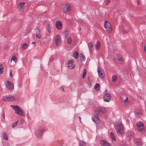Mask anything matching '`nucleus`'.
Returning a JSON list of instances; mask_svg holds the SVG:
<instances>
[{
  "mask_svg": "<svg viewBox=\"0 0 146 146\" xmlns=\"http://www.w3.org/2000/svg\"><path fill=\"white\" fill-rule=\"evenodd\" d=\"M11 107L13 109L15 113L21 116L25 115V112L23 110L17 106L11 105Z\"/></svg>",
  "mask_w": 146,
  "mask_h": 146,
  "instance_id": "nucleus-2",
  "label": "nucleus"
},
{
  "mask_svg": "<svg viewBox=\"0 0 146 146\" xmlns=\"http://www.w3.org/2000/svg\"><path fill=\"white\" fill-rule=\"evenodd\" d=\"M9 76L10 77H12L13 76V75L12 73L11 70V71L9 73Z\"/></svg>",
  "mask_w": 146,
  "mask_h": 146,
  "instance_id": "nucleus-40",
  "label": "nucleus"
},
{
  "mask_svg": "<svg viewBox=\"0 0 146 146\" xmlns=\"http://www.w3.org/2000/svg\"><path fill=\"white\" fill-rule=\"evenodd\" d=\"M140 114H141V113H140Z\"/></svg>",
  "mask_w": 146,
  "mask_h": 146,
  "instance_id": "nucleus-49",
  "label": "nucleus"
},
{
  "mask_svg": "<svg viewBox=\"0 0 146 146\" xmlns=\"http://www.w3.org/2000/svg\"><path fill=\"white\" fill-rule=\"evenodd\" d=\"M36 36L38 39H40L41 38L40 30L38 28L36 29Z\"/></svg>",
  "mask_w": 146,
  "mask_h": 146,
  "instance_id": "nucleus-20",
  "label": "nucleus"
},
{
  "mask_svg": "<svg viewBox=\"0 0 146 146\" xmlns=\"http://www.w3.org/2000/svg\"><path fill=\"white\" fill-rule=\"evenodd\" d=\"M86 69L84 68L83 70V73L82 75V78L84 79L86 76Z\"/></svg>",
  "mask_w": 146,
  "mask_h": 146,
  "instance_id": "nucleus-36",
  "label": "nucleus"
},
{
  "mask_svg": "<svg viewBox=\"0 0 146 146\" xmlns=\"http://www.w3.org/2000/svg\"><path fill=\"white\" fill-rule=\"evenodd\" d=\"M25 3L23 2L20 3L18 5L17 7L18 10L21 12H23L25 7Z\"/></svg>",
  "mask_w": 146,
  "mask_h": 146,
  "instance_id": "nucleus-13",
  "label": "nucleus"
},
{
  "mask_svg": "<svg viewBox=\"0 0 146 146\" xmlns=\"http://www.w3.org/2000/svg\"><path fill=\"white\" fill-rule=\"evenodd\" d=\"M111 97V95L109 94H106L104 96V100L106 102H109L110 100Z\"/></svg>",
  "mask_w": 146,
  "mask_h": 146,
  "instance_id": "nucleus-17",
  "label": "nucleus"
},
{
  "mask_svg": "<svg viewBox=\"0 0 146 146\" xmlns=\"http://www.w3.org/2000/svg\"><path fill=\"white\" fill-rule=\"evenodd\" d=\"M145 22L144 21H142V22H141V23L142 24H143L145 23Z\"/></svg>",
  "mask_w": 146,
  "mask_h": 146,
  "instance_id": "nucleus-45",
  "label": "nucleus"
},
{
  "mask_svg": "<svg viewBox=\"0 0 146 146\" xmlns=\"http://www.w3.org/2000/svg\"><path fill=\"white\" fill-rule=\"evenodd\" d=\"M61 88L62 89V90L63 91H64V88L63 87H62Z\"/></svg>",
  "mask_w": 146,
  "mask_h": 146,
  "instance_id": "nucleus-46",
  "label": "nucleus"
},
{
  "mask_svg": "<svg viewBox=\"0 0 146 146\" xmlns=\"http://www.w3.org/2000/svg\"><path fill=\"white\" fill-rule=\"evenodd\" d=\"M79 54L78 52L77 51H75L73 54V56L74 58L76 59H77L78 57Z\"/></svg>",
  "mask_w": 146,
  "mask_h": 146,
  "instance_id": "nucleus-27",
  "label": "nucleus"
},
{
  "mask_svg": "<svg viewBox=\"0 0 146 146\" xmlns=\"http://www.w3.org/2000/svg\"><path fill=\"white\" fill-rule=\"evenodd\" d=\"M55 25L58 30H61L63 28V23L60 21H57L56 22Z\"/></svg>",
  "mask_w": 146,
  "mask_h": 146,
  "instance_id": "nucleus-12",
  "label": "nucleus"
},
{
  "mask_svg": "<svg viewBox=\"0 0 146 146\" xmlns=\"http://www.w3.org/2000/svg\"><path fill=\"white\" fill-rule=\"evenodd\" d=\"M78 22L80 23H82L83 22V21L81 19H79L78 21Z\"/></svg>",
  "mask_w": 146,
  "mask_h": 146,
  "instance_id": "nucleus-42",
  "label": "nucleus"
},
{
  "mask_svg": "<svg viewBox=\"0 0 146 146\" xmlns=\"http://www.w3.org/2000/svg\"><path fill=\"white\" fill-rule=\"evenodd\" d=\"M124 98H120V100L123 102L125 105H127L128 103V97H127L124 99Z\"/></svg>",
  "mask_w": 146,
  "mask_h": 146,
  "instance_id": "nucleus-19",
  "label": "nucleus"
},
{
  "mask_svg": "<svg viewBox=\"0 0 146 146\" xmlns=\"http://www.w3.org/2000/svg\"><path fill=\"white\" fill-rule=\"evenodd\" d=\"M110 136L112 141H115L116 140V138L113 133L112 132L110 133Z\"/></svg>",
  "mask_w": 146,
  "mask_h": 146,
  "instance_id": "nucleus-21",
  "label": "nucleus"
},
{
  "mask_svg": "<svg viewBox=\"0 0 146 146\" xmlns=\"http://www.w3.org/2000/svg\"><path fill=\"white\" fill-rule=\"evenodd\" d=\"M137 127L138 130L139 132H143L144 130L143 123L139 121L137 123Z\"/></svg>",
  "mask_w": 146,
  "mask_h": 146,
  "instance_id": "nucleus-6",
  "label": "nucleus"
},
{
  "mask_svg": "<svg viewBox=\"0 0 146 146\" xmlns=\"http://www.w3.org/2000/svg\"><path fill=\"white\" fill-rule=\"evenodd\" d=\"M28 47V45L27 44L25 43L23 44L21 46V48L23 50H25L27 49Z\"/></svg>",
  "mask_w": 146,
  "mask_h": 146,
  "instance_id": "nucleus-25",
  "label": "nucleus"
},
{
  "mask_svg": "<svg viewBox=\"0 0 146 146\" xmlns=\"http://www.w3.org/2000/svg\"><path fill=\"white\" fill-rule=\"evenodd\" d=\"M114 60L116 63L119 64H122L123 61L121 56L119 54L115 55Z\"/></svg>",
  "mask_w": 146,
  "mask_h": 146,
  "instance_id": "nucleus-5",
  "label": "nucleus"
},
{
  "mask_svg": "<svg viewBox=\"0 0 146 146\" xmlns=\"http://www.w3.org/2000/svg\"><path fill=\"white\" fill-rule=\"evenodd\" d=\"M88 46L90 51L91 52L92 51L93 49V45L92 43L91 42H90L88 44Z\"/></svg>",
  "mask_w": 146,
  "mask_h": 146,
  "instance_id": "nucleus-23",
  "label": "nucleus"
},
{
  "mask_svg": "<svg viewBox=\"0 0 146 146\" xmlns=\"http://www.w3.org/2000/svg\"><path fill=\"white\" fill-rule=\"evenodd\" d=\"M44 130L43 128L38 129L36 133V136L38 137H41L44 133Z\"/></svg>",
  "mask_w": 146,
  "mask_h": 146,
  "instance_id": "nucleus-14",
  "label": "nucleus"
},
{
  "mask_svg": "<svg viewBox=\"0 0 146 146\" xmlns=\"http://www.w3.org/2000/svg\"><path fill=\"white\" fill-rule=\"evenodd\" d=\"M15 100V97L12 96H5L3 97L2 100L3 101H8L11 102L14 100Z\"/></svg>",
  "mask_w": 146,
  "mask_h": 146,
  "instance_id": "nucleus-10",
  "label": "nucleus"
},
{
  "mask_svg": "<svg viewBox=\"0 0 146 146\" xmlns=\"http://www.w3.org/2000/svg\"><path fill=\"white\" fill-rule=\"evenodd\" d=\"M80 58L82 61H84L85 60V58L84 55L82 54H80Z\"/></svg>",
  "mask_w": 146,
  "mask_h": 146,
  "instance_id": "nucleus-26",
  "label": "nucleus"
},
{
  "mask_svg": "<svg viewBox=\"0 0 146 146\" xmlns=\"http://www.w3.org/2000/svg\"><path fill=\"white\" fill-rule=\"evenodd\" d=\"M100 47V43L99 41H98L95 45L96 49L97 50H99Z\"/></svg>",
  "mask_w": 146,
  "mask_h": 146,
  "instance_id": "nucleus-24",
  "label": "nucleus"
},
{
  "mask_svg": "<svg viewBox=\"0 0 146 146\" xmlns=\"http://www.w3.org/2000/svg\"><path fill=\"white\" fill-rule=\"evenodd\" d=\"M75 65V62L73 59H71L69 60L68 63V67L70 69L73 68Z\"/></svg>",
  "mask_w": 146,
  "mask_h": 146,
  "instance_id": "nucleus-7",
  "label": "nucleus"
},
{
  "mask_svg": "<svg viewBox=\"0 0 146 146\" xmlns=\"http://www.w3.org/2000/svg\"><path fill=\"white\" fill-rule=\"evenodd\" d=\"M64 36L66 38H67L68 37H69V33L68 31L67 30H66L64 31Z\"/></svg>",
  "mask_w": 146,
  "mask_h": 146,
  "instance_id": "nucleus-31",
  "label": "nucleus"
},
{
  "mask_svg": "<svg viewBox=\"0 0 146 146\" xmlns=\"http://www.w3.org/2000/svg\"><path fill=\"white\" fill-rule=\"evenodd\" d=\"M96 110L98 113L100 114L106 113L107 111V110L104 108H99Z\"/></svg>",
  "mask_w": 146,
  "mask_h": 146,
  "instance_id": "nucleus-16",
  "label": "nucleus"
},
{
  "mask_svg": "<svg viewBox=\"0 0 146 146\" xmlns=\"http://www.w3.org/2000/svg\"><path fill=\"white\" fill-rule=\"evenodd\" d=\"M137 145H141V143L140 142H137L136 143Z\"/></svg>",
  "mask_w": 146,
  "mask_h": 146,
  "instance_id": "nucleus-41",
  "label": "nucleus"
},
{
  "mask_svg": "<svg viewBox=\"0 0 146 146\" xmlns=\"http://www.w3.org/2000/svg\"><path fill=\"white\" fill-rule=\"evenodd\" d=\"M5 85L7 88L10 90H12L14 89V86L13 84L9 81H7L5 83Z\"/></svg>",
  "mask_w": 146,
  "mask_h": 146,
  "instance_id": "nucleus-8",
  "label": "nucleus"
},
{
  "mask_svg": "<svg viewBox=\"0 0 146 146\" xmlns=\"http://www.w3.org/2000/svg\"><path fill=\"white\" fill-rule=\"evenodd\" d=\"M97 71L100 78L102 79H103L105 76L104 71L100 67H98Z\"/></svg>",
  "mask_w": 146,
  "mask_h": 146,
  "instance_id": "nucleus-11",
  "label": "nucleus"
},
{
  "mask_svg": "<svg viewBox=\"0 0 146 146\" xmlns=\"http://www.w3.org/2000/svg\"><path fill=\"white\" fill-rule=\"evenodd\" d=\"M3 117L4 119H5V116L4 114V113L3 114Z\"/></svg>",
  "mask_w": 146,
  "mask_h": 146,
  "instance_id": "nucleus-43",
  "label": "nucleus"
},
{
  "mask_svg": "<svg viewBox=\"0 0 146 146\" xmlns=\"http://www.w3.org/2000/svg\"><path fill=\"white\" fill-rule=\"evenodd\" d=\"M110 2V0H105L104 2L105 3L106 5H108Z\"/></svg>",
  "mask_w": 146,
  "mask_h": 146,
  "instance_id": "nucleus-38",
  "label": "nucleus"
},
{
  "mask_svg": "<svg viewBox=\"0 0 146 146\" xmlns=\"http://www.w3.org/2000/svg\"><path fill=\"white\" fill-rule=\"evenodd\" d=\"M4 67L3 65L0 64V74H2L3 72Z\"/></svg>",
  "mask_w": 146,
  "mask_h": 146,
  "instance_id": "nucleus-33",
  "label": "nucleus"
},
{
  "mask_svg": "<svg viewBox=\"0 0 146 146\" xmlns=\"http://www.w3.org/2000/svg\"><path fill=\"white\" fill-rule=\"evenodd\" d=\"M92 119L93 121L96 123H100V120L98 117V114H96L94 117H92Z\"/></svg>",
  "mask_w": 146,
  "mask_h": 146,
  "instance_id": "nucleus-15",
  "label": "nucleus"
},
{
  "mask_svg": "<svg viewBox=\"0 0 146 146\" xmlns=\"http://www.w3.org/2000/svg\"><path fill=\"white\" fill-rule=\"evenodd\" d=\"M117 79V76L116 75H114L112 76V81L113 83H115Z\"/></svg>",
  "mask_w": 146,
  "mask_h": 146,
  "instance_id": "nucleus-28",
  "label": "nucleus"
},
{
  "mask_svg": "<svg viewBox=\"0 0 146 146\" xmlns=\"http://www.w3.org/2000/svg\"><path fill=\"white\" fill-rule=\"evenodd\" d=\"M86 145V143L85 142L82 141H80V146H85Z\"/></svg>",
  "mask_w": 146,
  "mask_h": 146,
  "instance_id": "nucleus-35",
  "label": "nucleus"
},
{
  "mask_svg": "<svg viewBox=\"0 0 146 146\" xmlns=\"http://www.w3.org/2000/svg\"><path fill=\"white\" fill-rule=\"evenodd\" d=\"M100 143L102 146H111L110 145L108 142L104 140H101Z\"/></svg>",
  "mask_w": 146,
  "mask_h": 146,
  "instance_id": "nucleus-18",
  "label": "nucleus"
},
{
  "mask_svg": "<svg viewBox=\"0 0 146 146\" xmlns=\"http://www.w3.org/2000/svg\"><path fill=\"white\" fill-rule=\"evenodd\" d=\"M73 8V5L70 3H67L62 5L61 10L64 13H68L71 11Z\"/></svg>",
  "mask_w": 146,
  "mask_h": 146,
  "instance_id": "nucleus-1",
  "label": "nucleus"
},
{
  "mask_svg": "<svg viewBox=\"0 0 146 146\" xmlns=\"http://www.w3.org/2000/svg\"><path fill=\"white\" fill-rule=\"evenodd\" d=\"M104 28L108 33H110L112 32L113 28L109 21H106L104 23Z\"/></svg>",
  "mask_w": 146,
  "mask_h": 146,
  "instance_id": "nucleus-4",
  "label": "nucleus"
},
{
  "mask_svg": "<svg viewBox=\"0 0 146 146\" xmlns=\"http://www.w3.org/2000/svg\"><path fill=\"white\" fill-rule=\"evenodd\" d=\"M94 88L96 90H99L100 89V87L99 84H96L94 86Z\"/></svg>",
  "mask_w": 146,
  "mask_h": 146,
  "instance_id": "nucleus-34",
  "label": "nucleus"
},
{
  "mask_svg": "<svg viewBox=\"0 0 146 146\" xmlns=\"http://www.w3.org/2000/svg\"><path fill=\"white\" fill-rule=\"evenodd\" d=\"M3 138L6 140H7L8 139V137H7V133L5 132H4L3 133Z\"/></svg>",
  "mask_w": 146,
  "mask_h": 146,
  "instance_id": "nucleus-30",
  "label": "nucleus"
},
{
  "mask_svg": "<svg viewBox=\"0 0 146 146\" xmlns=\"http://www.w3.org/2000/svg\"><path fill=\"white\" fill-rule=\"evenodd\" d=\"M17 124V122H15L12 123V127L13 128L15 127V126H16Z\"/></svg>",
  "mask_w": 146,
  "mask_h": 146,
  "instance_id": "nucleus-37",
  "label": "nucleus"
},
{
  "mask_svg": "<svg viewBox=\"0 0 146 146\" xmlns=\"http://www.w3.org/2000/svg\"><path fill=\"white\" fill-rule=\"evenodd\" d=\"M52 25L50 23L48 24L46 26V29L47 31L49 33L51 32Z\"/></svg>",
  "mask_w": 146,
  "mask_h": 146,
  "instance_id": "nucleus-22",
  "label": "nucleus"
},
{
  "mask_svg": "<svg viewBox=\"0 0 146 146\" xmlns=\"http://www.w3.org/2000/svg\"><path fill=\"white\" fill-rule=\"evenodd\" d=\"M144 50L145 52H146V45L144 47Z\"/></svg>",
  "mask_w": 146,
  "mask_h": 146,
  "instance_id": "nucleus-44",
  "label": "nucleus"
},
{
  "mask_svg": "<svg viewBox=\"0 0 146 146\" xmlns=\"http://www.w3.org/2000/svg\"><path fill=\"white\" fill-rule=\"evenodd\" d=\"M55 42L56 46H59L61 43V37L59 35H56L55 37Z\"/></svg>",
  "mask_w": 146,
  "mask_h": 146,
  "instance_id": "nucleus-9",
  "label": "nucleus"
},
{
  "mask_svg": "<svg viewBox=\"0 0 146 146\" xmlns=\"http://www.w3.org/2000/svg\"><path fill=\"white\" fill-rule=\"evenodd\" d=\"M32 44H35V42H32Z\"/></svg>",
  "mask_w": 146,
  "mask_h": 146,
  "instance_id": "nucleus-47",
  "label": "nucleus"
},
{
  "mask_svg": "<svg viewBox=\"0 0 146 146\" xmlns=\"http://www.w3.org/2000/svg\"><path fill=\"white\" fill-rule=\"evenodd\" d=\"M129 31V30L128 29L125 30L124 29H123V33L124 34H126L128 33Z\"/></svg>",
  "mask_w": 146,
  "mask_h": 146,
  "instance_id": "nucleus-39",
  "label": "nucleus"
},
{
  "mask_svg": "<svg viewBox=\"0 0 146 146\" xmlns=\"http://www.w3.org/2000/svg\"><path fill=\"white\" fill-rule=\"evenodd\" d=\"M67 39L66 42L69 44H70L72 41V38L70 37H68L67 38H66Z\"/></svg>",
  "mask_w": 146,
  "mask_h": 146,
  "instance_id": "nucleus-29",
  "label": "nucleus"
},
{
  "mask_svg": "<svg viewBox=\"0 0 146 146\" xmlns=\"http://www.w3.org/2000/svg\"><path fill=\"white\" fill-rule=\"evenodd\" d=\"M116 131L119 135L122 136L124 135V131L122 123H117L116 127Z\"/></svg>",
  "mask_w": 146,
  "mask_h": 146,
  "instance_id": "nucleus-3",
  "label": "nucleus"
},
{
  "mask_svg": "<svg viewBox=\"0 0 146 146\" xmlns=\"http://www.w3.org/2000/svg\"><path fill=\"white\" fill-rule=\"evenodd\" d=\"M12 60H13L15 62L17 61V59L15 56L14 55L12 56L10 60L11 62Z\"/></svg>",
  "mask_w": 146,
  "mask_h": 146,
  "instance_id": "nucleus-32",
  "label": "nucleus"
},
{
  "mask_svg": "<svg viewBox=\"0 0 146 146\" xmlns=\"http://www.w3.org/2000/svg\"><path fill=\"white\" fill-rule=\"evenodd\" d=\"M79 119H81V118H80V117H79Z\"/></svg>",
  "mask_w": 146,
  "mask_h": 146,
  "instance_id": "nucleus-48",
  "label": "nucleus"
}]
</instances>
